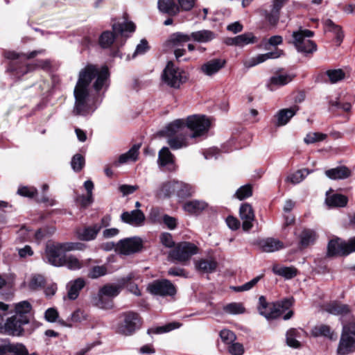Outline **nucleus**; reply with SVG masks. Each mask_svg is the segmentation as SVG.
<instances>
[{
  "label": "nucleus",
  "instance_id": "obj_1",
  "mask_svg": "<svg viewBox=\"0 0 355 355\" xmlns=\"http://www.w3.org/2000/svg\"><path fill=\"white\" fill-rule=\"evenodd\" d=\"M110 73L105 66L98 67L87 64L78 73L77 83L73 89L75 98L72 113L75 116H86L93 112L96 105L90 94V84L96 92L106 90L109 85Z\"/></svg>",
  "mask_w": 355,
  "mask_h": 355
},
{
  "label": "nucleus",
  "instance_id": "obj_2",
  "mask_svg": "<svg viewBox=\"0 0 355 355\" xmlns=\"http://www.w3.org/2000/svg\"><path fill=\"white\" fill-rule=\"evenodd\" d=\"M215 37V33L207 29L193 31L189 35L182 32H177L170 36L167 44L173 49V53L176 60L180 61V58L186 53V49L182 48L184 43L192 40L196 42L205 44L212 41Z\"/></svg>",
  "mask_w": 355,
  "mask_h": 355
},
{
  "label": "nucleus",
  "instance_id": "obj_3",
  "mask_svg": "<svg viewBox=\"0 0 355 355\" xmlns=\"http://www.w3.org/2000/svg\"><path fill=\"white\" fill-rule=\"evenodd\" d=\"M8 308V304L0 302V333L12 336H20L24 332L23 326L28 324L29 320L25 318H18L15 315L5 320L4 316Z\"/></svg>",
  "mask_w": 355,
  "mask_h": 355
},
{
  "label": "nucleus",
  "instance_id": "obj_4",
  "mask_svg": "<svg viewBox=\"0 0 355 355\" xmlns=\"http://www.w3.org/2000/svg\"><path fill=\"white\" fill-rule=\"evenodd\" d=\"M184 128V120L183 119H177L166 128V135L170 137L168 144L171 148L179 149L187 146L186 137L181 133Z\"/></svg>",
  "mask_w": 355,
  "mask_h": 355
},
{
  "label": "nucleus",
  "instance_id": "obj_5",
  "mask_svg": "<svg viewBox=\"0 0 355 355\" xmlns=\"http://www.w3.org/2000/svg\"><path fill=\"white\" fill-rule=\"evenodd\" d=\"M355 352V323L343 325V332L337 348L338 355H347Z\"/></svg>",
  "mask_w": 355,
  "mask_h": 355
},
{
  "label": "nucleus",
  "instance_id": "obj_6",
  "mask_svg": "<svg viewBox=\"0 0 355 355\" xmlns=\"http://www.w3.org/2000/svg\"><path fill=\"white\" fill-rule=\"evenodd\" d=\"M114 33L111 31H104L99 37V44L103 48L110 47L114 41L116 33L123 34L125 32L132 33L135 30V26L132 21H123V23H114L112 25Z\"/></svg>",
  "mask_w": 355,
  "mask_h": 355
},
{
  "label": "nucleus",
  "instance_id": "obj_7",
  "mask_svg": "<svg viewBox=\"0 0 355 355\" xmlns=\"http://www.w3.org/2000/svg\"><path fill=\"white\" fill-rule=\"evenodd\" d=\"M121 322L118 327V332L124 336L132 335L141 326V320L137 313L128 311L121 313Z\"/></svg>",
  "mask_w": 355,
  "mask_h": 355
},
{
  "label": "nucleus",
  "instance_id": "obj_8",
  "mask_svg": "<svg viewBox=\"0 0 355 355\" xmlns=\"http://www.w3.org/2000/svg\"><path fill=\"white\" fill-rule=\"evenodd\" d=\"M313 35V32L309 30L300 29L293 33V43L299 52L309 53L316 51V44L307 39Z\"/></svg>",
  "mask_w": 355,
  "mask_h": 355
},
{
  "label": "nucleus",
  "instance_id": "obj_9",
  "mask_svg": "<svg viewBox=\"0 0 355 355\" xmlns=\"http://www.w3.org/2000/svg\"><path fill=\"white\" fill-rule=\"evenodd\" d=\"M163 80L171 87L178 88L186 82L187 77L185 72L175 67L172 62H168L163 73Z\"/></svg>",
  "mask_w": 355,
  "mask_h": 355
},
{
  "label": "nucleus",
  "instance_id": "obj_10",
  "mask_svg": "<svg viewBox=\"0 0 355 355\" xmlns=\"http://www.w3.org/2000/svg\"><path fill=\"white\" fill-rule=\"evenodd\" d=\"M355 252V236L344 241L340 239H332L327 246L329 256L347 255Z\"/></svg>",
  "mask_w": 355,
  "mask_h": 355
},
{
  "label": "nucleus",
  "instance_id": "obj_11",
  "mask_svg": "<svg viewBox=\"0 0 355 355\" xmlns=\"http://www.w3.org/2000/svg\"><path fill=\"white\" fill-rule=\"evenodd\" d=\"M198 253L197 247L189 242H182L178 243L173 250L170 251L168 258L171 261H177L184 263L190 259V258Z\"/></svg>",
  "mask_w": 355,
  "mask_h": 355
},
{
  "label": "nucleus",
  "instance_id": "obj_12",
  "mask_svg": "<svg viewBox=\"0 0 355 355\" xmlns=\"http://www.w3.org/2000/svg\"><path fill=\"white\" fill-rule=\"evenodd\" d=\"M185 125L193 132L191 137L195 138L207 132L210 126V121L203 115H192L187 117L186 121H184Z\"/></svg>",
  "mask_w": 355,
  "mask_h": 355
},
{
  "label": "nucleus",
  "instance_id": "obj_13",
  "mask_svg": "<svg viewBox=\"0 0 355 355\" xmlns=\"http://www.w3.org/2000/svg\"><path fill=\"white\" fill-rule=\"evenodd\" d=\"M288 0H271L268 9L260 10L261 15L271 26H276L279 22L281 10L288 3Z\"/></svg>",
  "mask_w": 355,
  "mask_h": 355
},
{
  "label": "nucleus",
  "instance_id": "obj_14",
  "mask_svg": "<svg viewBox=\"0 0 355 355\" xmlns=\"http://www.w3.org/2000/svg\"><path fill=\"white\" fill-rule=\"evenodd\" d=\"M148 291L153 295L160 296H173L176 294V288L173 284L168 279L155 280L148 286Z\"/></svg>",
  "mask_w": 355,
  "mask_h": 355
},
{
  "label": "nucleus",
  "instance_id": "obj_15",
  "mask_svg": "<svg viewBox=\"0 0 355 355\" xmlns=\"http://www.w3.org/2000/svg\"><path fill=\"white\" fill-rule=\"evenodd\" d=\"M143 241L139 237L126 238L120 240L116 245V251L120 254L129 255L141 250Z\"/></svg>",
  "mask_w": 355,
  "mask_h": 355
},
{
  "label": "nucleus",
  "instance_id": "obj_16",
  "mask_svg": "<svg viewBox=\"0 0 355 355\" xmlns=\"http://www.w3.org/2000/svg\"><path fill=\"white\" fill-rule=\"evenodd\" d=\"M121 291V287L116 285L107 284L102 287L98 293L97 306L101 309H108L112 306V302H105L107 297L112 298L117 296Z\"/></svg>",
  "mask_w": 355,
  "mask_h": 355
},
{
  "label": "nucleus",
  "instance_id": "obj_17",
  "mask_svg": "<svg viewBox=\"0 0 355 355\" xmlns=\"http://www.w3.org/2000/svg\"><path fill=\"white\" fill-rule=\"evenodd\" d=\"M65 257L58 243L48 245L46 248L45 259L53 266H62Z\"/></svg>",
  "mask_w": 355,
  "mask_h": 355
},
{
  "label": "nucleus",
  "instance_id": "obj_18",
  "mask_svg": "<svg viewBox=\"0 0 355 355\" xmlns=\"http://www.w3.org/2000/svg\"><path fill=\"white\" fill-rule=\"evenodd\" d=\"M283 55V50L276 49L275 51L259 54L254 57L245 59L243 61V64L245 68L249 69L259 64L263 63L269 59L278 58Z\"/></svg>",
  "mask_w": 355,
  "mask_h": 355
},
{
  "label": "nucleus",
  "instance_id": "obj_19",
  "mask_svg": "<svg viewBox=\"0 0 355 355\" xmlns=\"http://www.w3.org/2000/svg\"><path fill=\"white\" fill-rule=\"evenodd\" d=\"M292 299H284L281 302L272 304V311L270 313L266 312H262V315L266 319H275L282 315L285 311H286L290 306H292Z\"/></svg>",
  "mask_w": 355,
  "mask_h": 355
},
{
  "label": "nucleus",
  "instance_id": "obj_20",
  "mask_svg": "<svg viewBox=\"0 0 355 355\" xmlns=\"http://www.w3.org/2000/svg\"><path fill=\"white\" fill-rule=\"evenodd\" d=\"M225 64L226 61L223 59H212L202 64L200 68V71L207 76H212L222 69Z\"/></svg>",
  "mask_w": 355,
  "mask_h": 355
},
{
  "label": "nucleus",
  "instance_id": "obj_21",
  "mask_svg": "<svg viewBox=\"0 0 355 355\" xmlns=\"http://www.w3.org/2000/svg\"><path fill=\"white\" fill-rule=\"evenodd\" d=\"M257 245L264 252H274L285 248L282 241L272 237L259 240Z\"/></svg>",
  "mask_w": 355,
  "mask_h": 355
},
{
  "label": "nucleus",
  "instance_id": "obj_22",
  "mask_svg": "<svg viewBox=\"0 0 355 355\" xmlns=\"http://www.w3.org/2000/svg\"><path fill=\"white\" fill-rule=\"evenodd\" d=\"M240 218L242 220V227L244 231L250 230L254 220V214L252 207L249 204H243L239 210Z\"/></svg>",
  "mask_w": 355,
  "mask_h": 355
},
{
  "label": "nucleus",
  "instance_id": "obj_23",
  "mask_svg": "<svg viewBox=\"0 0 355 355\" xmlns=\"http://www.w3.org/2000/svg\"><path fill=\"white\" fill-rule=\"evenodd\" d=\"M121 218L123 222L133 226H141L145 220V216L139 209L125 211L121 214Z\"/></svg>",
  "mask_w": 355,
  "mask_h": 355
},
{
  "label": "nucleus",
  "instance_id": "obj_24",
  "mask_svg": "<svg viewBox=\"0 0 355 355\" xmlns=\"http://www.w3.org/2000/svg\"><path fill=\"white\" fill-rule=\"evenodd\" d=\"M101 230V226L99 224H94L92 226L78 230L76 234L80 240L89 241L94 240Z\"/></svg>",
  "mask_w": 355,
  "mask_h": 355
},
{
  "label": "nucleus",
  "instance_id": "obj_25",
  "mask_svg": "<svg viewBox=\"0 0 355 355\" xmlns=\"http://www.w3.org/2000/svg\"><path fill=\"white\" fill-rule=\"evenodd\" d=\"M352 171L345 166H339L325 171L327 178L331 180H344L351 176Z\"/></svg>",
  "mask_w": 355,
  "mask_h": 355
},
{
  "label": "nucleus",
  "instance_id": "obj_26",
  "mask_svg": "<svg viewBox=\"0 0 355 355\" xmlns=\"http://www.w3.org/2000/svg\"><path fill=\"white\" fill-rule=\"evenodd\" d=\"M158 164L160 166H167L174 170V156L167 147H163L158 153Z\"/></svg>",
  "mask_w": 355,
  "mask_h": 355
},
{
  "label": "nucleus",
  "instance_id": "obj_27",
  "mask_svg": "<svg viewBox=\"0 0 355 355\" xmlns=\"http://www.w3.org/2000/svg\"><path fill=\"white\" fill-rule=\"evenodd\" d=\"M27 349L22 344H8L0 346V355H26Z\"/></svg>",
  "mask_w": 355,
  "mask_h": 355
},
{
  "label": "nucleus",
  "instance_id": "obj_28",
  "mask_svg": "<svg viewBox=\"0 0 355 355\" xmlns=\"http://www.w3.org/2000/svg\"><path fill=\"white\" fill-rule=\"evenodd\" d=\"M293 80V76L287 73H277L270 78L268 85L270 91H273L277 87H282L290 83Z\"/></svg>",
  "mask_w": 355,
  "mask_h": 355
},
{
  "label": "nucleus",
  "instance_id": "obj_29",
  "mask_svg": "<svg viewBox=\"0 0 355 355\" xmlns=\"http://www.w3.org/2000/svg\"><path fill=\"white\" fill-rule=\"evenodd\" d=\"M298 110L297 106L293 107L280 110L275 115L277 119L276 125L277 126L285 125L290 119L296 114Z\"/></svg>",
  "mask_w": 355,
  "mask_h": 355
},
{
  "label": "nucleus",
  "instance_id": "obj_30",
  "mask_svg": "<svg viewBox=\"0 0 355 355\" xmlns=\"http://www.w3.org/2000/svg\"><path fill=\"white\" fill-rule=\"evenodd\" d=\"M311 334L315 337L323 336L331 340L337 339V334L326 324H320L314 327L311 330Z\"/></svg>",
  "mask_w": 355,
  "mask_h": 355
},
{
  "label": "nucleus",
  "instance_id": "obj_31",
  "mask_svg": "<svg viewBox=\"0 0 355 355\" xmlns=\"http://www.w3.org/2000/svg\"><path fill=\"white\" fill-rule=\"evenodd\" d=\"M85 285V282L83 278H78L74 281H71L67 284V297L70 300H76L79 295V292Z\"/></svg>",
  "mask_w": 355,
  "mask_h": 355
},
{
  "label": "nucleus",
  "instance_id": "obj_32",
  "mask_svg": "<svg viewBox=\"0 0 355 355\" xmlns=\"http://www.w3.org/2000/svg\"><path fill=\"white\" fill-rule=\"evenodd\" d=\"M176 180H170L163 182L156 190L155 195L157 198H166L175 193Z\"/></svg>",
  "mask_w": 355,
  "mask_h": 355
},
{
  "label": "nucleus",
  "instance_id": "obj_33",
  "mask_svg": "<svg viewBox=\"0 0 355 355\" xmlns=\"http://www.w3.org/2000/svg\"><path fill=\"white\" fill-rule=\"evenodd\" d=\"M158 8L162 12L170 15H175L180 11V8L175 4L173 0H159Z\"/></svg>",
  "mask_w": 355,
  "mask_h": 355
},
{
  "label": "nucleus",
  "instance_id": "obj_34",
  "mask_svg": "<svg viewBox=\"0 0 355 355\" xmlns=\"http://www.w3.org/2000/svg\"><path fill=\"white\" fill-rule=\"evenodd\" d=\"M31 305L27 301H22L15 304V314L18 318H25L30 320V312L31 311Z\"/></svg>",
  "mask_w": 355,
  "mask_h": 355
},
{
  "label": "nucleus",
  "instance_id": "obj_35",
  "mask_svg": "<svg viewBox=\"0 0 355 355\" xmlns=\"http://www.w3.org/2000/svg\"><path fill=\"white\" fill-rule=\"evenodd\" d=\"M195 266L196 268L200 272L211 273L216 270L217 263L212 259H200L196 261Z\"/></svg>",
  "mask_w": 355,
  "mask_h": 355
},
{
  "label": "nucleus",
  "instance_id": "obj_36",
  "mask_svg": "<svg viewBox=\"0 0 355 355\" xmlns=\"http://www.w3.org/2000/svg\"><path fill=\"white\" fill-rule=\"evenodd\" d=\"M207 204L202 200H191L184 203L183 209L189 214H198L203 211Z\"/></svg>",
  "mask_w": 355,
  "mask_h": 355
},
{
  "label": "nucleus",
  "instance_id": "obj_37",
  "mask_svg": "<svg viewBox=\"0 0 355 355\" xmlns=\"http://www.w3.org/2000/svg\"><path fill=\"white\" fill-rule=\"evenodd\" d=\"M325 311L331 314L344 315L349 312L348 306L338 302H332L325 306Z\"/></svg>",
  "mask_w": 355,
  "mask_h": 355
},
{
  "label": "nucleus",
  "instance_id": "obj_38",
  "mask_svg": "<svg viewBox=\"0 0 355 355\" xmlns=\"http://www.w3.org/2000/svg\"><path fill=\"white\" fill-rule=\"evenodd\" d=\"M312 173V171H310L307 168H302L296 171L295 172L291 173L286 178V182H290L293 184H297L303 181L305 178Z\"/></svg>",
  "mask_w": 355,
  "mask_h": 355
},
{
  "label": "nucleus",
  "instance_id": "obj_39",
  "mask_svg": "<svg viewBox=\"0 0 355 355\" xmlns=\"http://www.w3.org/2000/svg\"><path fill=\"white\" fill-rule=\"evenodd\" d=\"M139 144L134 145L127 153L121 155L119 157V163L124 164L128 162H135L137 159L139 155Z\"/></svg>",
  "mask_w": 355,
  "mask_h": 355
},
{
  "label": "nucleus",
  "instance_id": "obj_40",
  "mask_svg": "<svg viewBox=\"0 0 355 355\" xmlns=\"http://www.w3.org/2000/svg\"><path fill=\"white\" fill-rule=\"evenodd\" d=\"M347 198L342 194H333L327 198L326 202L329 206L343 207L347 203Z\"/></svg>",
  "mask_w": 355,
  "mask_h": 355
},
{
  "label": "nucleus",
  "instance_id": "obj_41",
  "mask_svg": "<svg viewBox=\"0 0 355 355\" xmlns=\"http://www.w3.org/2000/svg\"><path fill=\"white\" fill-rule=\"evenodd\" d=\"M324 25L325 27L326 31L331 32L336 35L337 40L340 42L343 38V33L342 31V28L334 22L327 19L324 21Z\"/></svg>",
  "mask_w": 355,
  "mask_h": 355
},
{
  "label": "nucleus",
  "instance_id": "obj_42",
  "mask_svg": "<svg viewBox=\"0 0 355 355\" xmlns=\"http://www.w3.org/2000/svg\"><path fill=\"white\" fill-rule=\"evenodd\" d=\"M194 192L193 187L185 182L176 181L175 193L180 197L191 196Z\"/></svg>",
  "mask_w": 355,
  "mask_h": 355
},
{
  "label": "nucleus",
  "instance_id": "obj_43",
  "mask_svg": "<svg viewBox=\"0 0 355 355\" xmlns=\"http://www.w3.org/2000/svg\"><path fill=\"white\" fill-rule=\"evenodd\" d=\"M273 272L286 279H291L297 274V270L294 267H282L275 266L272 268Z\"/></svg>",
  "mask_w": 355,
  "mask_h": 355
},
{
  "label": "nucleus",
  "instance_id": "obj_44",
  "mask_svg": "<svg viewBox=\"0 0 355 355\" xmlns=\"http://www.w3.org/2000/svg\"><path fill=\"white\" fill-rule=\"evenodd\" d=\"M331 84L336 83L345 78V73L341 69H329L325 72Z\"/></svg>",
  "mask_w": 355,
  "mask_h": 355
},
{
  "label": "nucleus",
  "instance_id": "obj_45",
  "mask_svg": "<svg viewBox=\"0 0 355 355\" xmlns=\"http://www.w3.org/2000/svg\"><path fill=\"white\" fill-rule=\"evenodd\" d=\"M63 266H65L69 270H76L83 267V263L75 256L69 255L65 257Z\"/></svg>",
  "mask_w": 355,
  "mask_h": 355
},
{
  "label": "nucleus",
  "instance_id": "obj_46",
  "mask_svg": "<svg viewBox=\"0 0 355 355\" xmlns=\"http://www.w3.org/2000/svg\"><path fill=\"white\" fill-rule=\"evenodd\" d=\"M236 40H237V46L241 47L250 44H254L257 41L256 37L251 33L239 35L236 36Z\"/></svg>",
  "mask_w": 355,
  "mask_h": 355
},
{
  "label": "nucleus",
  "instance_id": "obj_47",
  "mask_svg": "<svg viewBox=\"0 0 355 355\" xmlns=\"http://www.w3.org/2000/svg\"><path fill=\"white\" fill-rule=\"evenodd\" d=\"M315 239L316 234L312 230H304L301 233L300 242L303 246H308L309 245L313 243Z\"/></svg>",
  "mask_w": 355,
  "mask_h": 355
},
{
  "label": "nucleus",
  "instance_id": "obj_48",
  "mask_svg": "<svg viewBox=\"0 0 355 355\" xmlns=\"http://www.w3.org/2000/svg\"><path fill=\"white\" fill-rule=\"evenodd\" d=\"M299 332L295 329H291L286 333V343L287 345L293 348H298L300 347V343L297 340Z\"/></svg>",
  "mask_w": 355,
  "mask_h": 355
},
{
  "label": "nucleus",
  "instance_id": "obj_49",
  "mask_svg": "<svg viewBox=\"0 0 355 355\" xmlns=\"http://www.w3.org/2000/svg\"><path fill=\"white\" fill-rule=\"evenodd\" d=\"M327 135L321 132H309L304 139L306 144H311L322 141L327 138Z\"/></svg>",
  "mask_w": 355,
  "mask_h": 355
},
{
  "label": "nucleus",
  "instance_id": "obj_50",
  "mask_svg": "<svg viewBox=\"0 0 355 355\" xmlns=\"http://www.w3.org/2000/svg\"><path fill=\"white\" fill-rule=\"evenodd\" d=\"M149 50V46L148 42L143 39L140 41V43L138 44L136 46V49L133 54L132 55L131 58L134 59L138 55H144ZM130 60V55H128L126 58V60Z\"/></svg>",
  "mask_w": 355,
  "mask_h": 355
},
{
  "label": "nucleus",
  "instance_id": "obj_51",
  "mask_svg": "<svg viewBox=\"0 0 355 355\" xmlns=\"http://www.w3.org/2000/svg\"><path fill=\"white\" fill-rule=\"evenodd\" d=\"M224 311L229 314H241L245 311L243 305L239 302H232L227 304L223 308Z\"/></svg>",
  "mask_w": 355,
  "mask_h": 355
},
{
  "label": "nucleus",
  "instance_id": "obj_52",
  "mask_svg": "<svg viewBox=\"0 0 355 355\" xmlns=\"http://www.w3.org/2000/svg\"><path fill=\"white\" fill-rule=\"evenodd\" d=\"M42 53H43L42 50L33 51L31 53H30L28 55L19 54L14 51H9V52L6 53V57L8 59H11V60H15V59H18V58H22L24 59H31V58H34L35 56H36L38 54H41Z\"/></svg>",
  "mask_w": 355,
  "mask_h": 355
},
{
  "label": "nucleus",
  "instance_id": "obj_53",
  "mask_svg": "<svg viewBox=\"0 0 355 355\" xmlns=\"http://www.w3.org/2000/svg\"><path fill=\"white\" fill-rule=\"evenodd\" d=\"M44 278L41 275H34L31 277L28 283V287L32 290L41 288L44 284Z\"/></svg>",
  "mask_w": 355,
  "mask_h": 355
},
{
  "label": "nucleus",
  "instance_id": "obj_54",
  "mask_svg": "<svg viewBox=\"0 0 355 355\" xmlns=\"http://www.w3.org/2000/svg\"><path fill=\"white\" fill-rule=\"evenodd\" d=\"M71 165L73 170L79 172L85 166V158L80 154H76L71 159Z\"/></svg>",
  "mask_w": 355,
  "mask_h": 355
},
{
  "label": "nucleus",
  "instance_id": "obj_55",
  "mask_svg": "<svg viewBox=\"0 0 355 355\" xmlns=\"http://www.w3.org/2000/svg\"><path fill=\"white\" fill-rule=\"evenodd\" d=\"M252 195V187L246 184L241 187L236 192L235 196L240 200L250 197Z\"/></svg>",
  "mask_w": 355,
  "mask_h": 355
},
{
  "label": "nucleus",
  "instance_id": "obj_56",
  "mask_svg": "<svg viewBox=\"0 0 355 355\" xmlns=\"http://www.w3.org/2000/svg\"><path fill=\"white\" fill-rule=\"evenodd\" d=\"M106 273L107 268L105 266H96L89 270L88 277L92 279H97Z\"/></svg>",
  "mask_w": 355,
  "mask_h": 355
},
{
  "label": "nucleus",
  "instance_id": "obj_57",
  "mask_svg": "<svg viewBox=\"0 0 355 355\" xmlns=\"http://www.w3.org/2000/svg\"><path fill=\"white\" fill-rule=\"evenodd\" d=\"M261 277L258 276L250 280V282L239 286H235L233 288V289L236 292H243L250 290L252 288H253L257 282L259 281Z\"/></svg>",
  "mask_w": 355,
  "mask_h": 355
},
{
  "label": "nucleus",
  "instance_id": "obj_58",
  "mask_svg": "<svg viewBox=\"0 0 355 355\" xmlns=\"http://www.w3.org/2000/svg\"><path fill=\"white\" fill-rule=\"evenodd\" d=\"M259 312L262 315V312L265 311L266 313H270L271 311H272V304H268L266 302V300L264 296H260L259 298Z\"/></svg>",
  "mask_w": 355,
  "mask_h": 355
},
{
  "label": "nucleus",
  "instance_id": "obj_59",
  "mask_svg": "<svg viewBox=\"0 0 355 355\" xmlns=\"http://www.w3.org/2000/svg\"><path fill=\"white\" fill-rule=\"evenodd\" d=\"M180 326H181V324L179 322H173L168 323L165 326L157 327L155 329V332L156 334H162V333L168 332L171 330L179 328Z\"/></svg>",
  "mask_w": 355,
  "mask_h": 355
},
{
  "label": "nucleus",
  "instance_id": "obj_60",
  "mask_svg": "<svg viewBox=\"0 0 355 355\" xmlns=\"http://www.w3.org/2000/svg\"><path fill=\"white\" fill-rule=\"evenodd\" d=\"M17 193L24 197L33 198L37 193L34 187H23L18 189Z\"/></svg>",
  "mask_w": 355,
  "mask_h": 355
},
{
  "label": "nucleus",
  "instance_id": "obj_61",
  "mask_svg": "<svg viewBox=\"0 0 355 355\" xmlns=\"http://www.w3.org/2000/svg\"><path fill=\"white\" fill-rule=\"evenodd\" d=\"M168 274L170 276L182 277L184 278L188 277V273L183 268L179 267H172L169 268Z\"/></svg>",
  "mask_w": 355,
  "mask_h": 355
},
{
  "label": "nucleus",
  "instance_id": "obj_62",
  "mask_svg": "<svg viewBox=\"0 0 355 355\" xmlns=\"http://www.w3.org/2000/svg\"><path fill=\"white\" fill-rule=\"evenodd\" d=\"M87 319V313L80 309L76 310L71 314V320L75 322H80Z\"/></svg>",
  "mask_w": 355,
  "mask_h": 355
},
{
  "label": "nucleus",
  "instance_id": "obj_63",
  "mask_svg": "<svg viewBox=\"0 0 355 355\" xmlns=\"http://www.w3.org/2000/svg\"><path fill=\"white\" fill-rule=\"evenodd\" d=\"M229 352L232 355H242L244 352L243 345L235 343L229 346Z\"/></svg>",
  "mask_w": 355,
  "mask_h": 355
},
{
  "label": "nucleus",
  "instance_id": "obj_64",
  "mask_svg": "<svg viewBox=\"0 0 355 355\" xmlns=\"http://www.w3.org/2000/svg\"><path fill=\"white\" fill-rule=\"evenodd\" d=\"M58 318V312L53 308H49L45 311V319L50 322H54Z\"/></svg>",
  "mask_w": 355,
  "mask_h": 355
}]
</instances>
